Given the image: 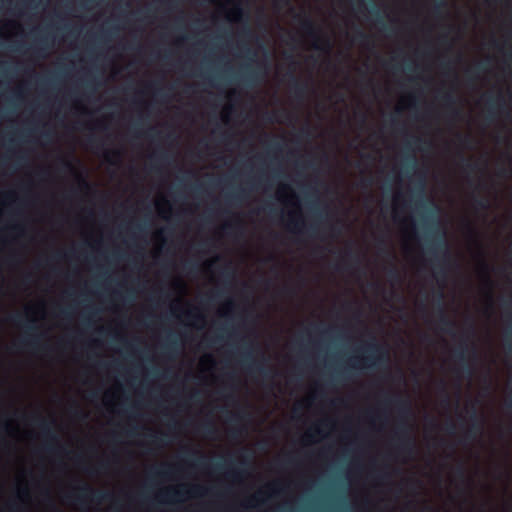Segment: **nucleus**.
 <instances>
[{
  "instance_id": "0e129e2a",
  "label": "nucleus",
  "mask_w": 512,
  "mask_h": 512,
  "mask_svg": "<svg viewBox=\"0 0 512 512\" xmlns=\"http://www.w3.org/2000/svg\"><path fill=\"white\" fill-rule=\"evenodd\" d=\"M86 87H87V88H91V90H92V91H95V90H96V89H95V87H94V86H92L90 82H87V83H86Z\"/></svg>"
},
{
  "instance_id": "6ab92c4d",
  "label": "nucleus",
  "mask_w": 512,
  "mask_h": 512,
  "mask_svg": "<svg viewBox=\"0 0 512 512\" xmlns=\"http://www.w3.org/2000/svg\"><path fill=\"white\" fill-rule=\"evenodd\" d=\"M39 427L41 429V432L43 436L48 439L49 441L55 443L58 442V437L54 430L52 429V423L46 421L45 419L39 420Z\"/></svg>"
},
{
  "instance_id": "423d86ee",
  "label": "nucleus",
  "mask_w": 512,
  "mask_h": 512,
  "mask_svg": "<svg viewBox=\"0 0 512 512\" xmlns=\"http://www.w3.org/2000/svg\"><path fill=\"white\" fill-rule=\"evenodd\" d=\"M9 320L16 325L25 327L26 336L19 341L20 346L29 347L33 350H39L41 348V335L37 333L34 319H27L23 322L22 315L13 314L9 317Z\"/></svg>"
},
{
  "instance_id": "c9c22d12",
  "label": "nucleus",
  "mask_w": 512,
  "mask_h": 512,
  "mask_svg": "<svg viewBox=\"0 0 512 512\" xmlns=\"http://www.w3.org/2000/svg\"><path fill=\"white\" fill-rule=\"evenodd\" d=\"M357 39L362 44H368L370 42V36L360 29H357Z\"/></svg>"
},
{
  "instance_id": "cd10ccee",
  "label": "nucleus",
  "mask_w": 512,
  "mask_h": 512,
  "mask_svg": "<svg viewBox=\"0 0 512 512\" xmlns=\"http://www.w3.org/2000/svg\"><path fill=\"white\" fill-rule=\"evenodd\" d=\"M424 187L425 183L424 180L421 181L419 186V200L415 202L416 206L419 208H425L426 207V201L424 200Z\"/></svg>"
},
{
  "instance_id": "5fc2aeb1",
  "label": "nucleus",
  "mask_w": 512,
  "mask_h": 512,
  "mask_svg": "<svg viewBox=\"0 0 512 512\" xmlns=\"http://www.w3.org/2000/svg\"><path fill=\"white\" fill-rule=\"evenodd\" d=\"M407 161L410 162L413 167L415 166V157H414V155H409L407 157Z\"/></svg>"
},
{
  "instance_id": "9d476101",
  "label": "nucleus",
  "mask_w": 512,
  "mask_h": 512,
  "mask_svg": "<svg viewBox=\"0 0 512 512\" xmlns=\"http://www.w3.org/2000/svg\"><path fill=\"white\" fill-rule=\"evenodd\" d=\"M285 58L290 60L293 67L292 70L288 73L290 79V88L292 90L293 96L298 101H303L309 91V85L306 81H301L295 74V62L292 54H286Z\"/></svg>"
},
{
  "instance_id": "5701e85b",
  "label": "nucleus",
  "mask_w": 512,
  "mask_h": 512,
  "mask_svg": "<svg viewBox=\"0 0 512 512\" xmlns=\"http://www.w3.org/2000/svg\"><path fill=\"white\" fill-rule=\"evenodd\" d=\"M183 462L191 467H196L200 463V458L198 456V452L196 450H188L185 456L183 457Z\"/></svg>"
},
{
  "instance_id": "bf43d9fd",
  "label": "nucleus",
  "mask_w": 512,
  "mask_h": 512,
  "mask_svg": "<svg viewBox=\"0 0 512 512\" xmlns=\"http://www.w3.org/2000/svg\"><path fill=\"white\" fill-rule=\"evenodd\" d=\"M200 189H201V185H200V184H194V185L192 186V190H193L194 192H199V191H200Z\"/></svg>"
},
{
  "instance_id": "a878e982",
  "label": "nucleus",
  "mask_w": 512,
  "mask_h": 512,
  "mask_svg": "<svg viewBox=\"0 0 512 512\" xmlns=\"http://www.w3.org/2000/svg\"><path fill=\"white\" fill-rule=\"evenodd\" d=\"M253 457L251 454H245L241 459V466L243 468V472L247 473L248 470L252 467Z\"/></svg>"
},
{
  "instance_id": "4c0bfd02",
  "label": "nucleus",
  "mask_w": 512,
  "mask_h": 512,
  "mask_svg": "<svg viewBox=\"0 0 512 512\" xmlns=\"http://www.w3.org/2000/svg\"><path fill=\"white\" fill-rule=\"evenodd\" d=\"M370 12L372 15H375L377 17V22L382 25V28L386 29L387 26L384 23L383 17L380 16L379 10L377 8H373Z\"/></svg>"
},
{
  "instance_id": "774afa93",
  "label": "nucleus",
  "mask_w": 512,
  "mask_h": 512,
  "mask_svg": "<svg viewBox=\"0 0 512 512\" xmlns=\"http://www.w3.org/2000/svg\"><path fill=\"white\" fill-rule=\"evenodd\" d=\"M471 353H472V355H473V357H474V358H476V357H477V352H476V349H475V348H472V349H471Z\"/></svg>"
},
{
  "instance_id": "1a4fd4ad",
  "label": "nucleus",
  "mask_w": 512,
  "mask_h": 512,
  "mask_svg": "<svg viewBox=\"0 0 512 512\" xmlns=\"http://www.w3.org/2000/svg\"><path fill=\"white\" fill-rule=\"evenodd\" d=\"M225 269H226V289H227L228 288V281L231 278V260H230V257H229V249H228L227 245H226V266H225ZM230 304H231V300L228 297V295L226 294V347L228 346V337H229L228 316H229ZM227 356H228V350L226 349V357ZM228 378H229V373L226 370V389L228 388ZM228 398H229V395H228V392L226 391V406L228 405ZM228 422H229V411L226 408V425L228 424ZM228 436H229V433H228V429L226 428V440L228 439ZM229 457H230V454H229V451H228V447L226 446V468H228Z\"/></svg>"
},
{
  "instance_id": "603ef678",
  "label": "nucleus",
  "mask_w": 512,
  "mask_h": 512,
  "mask_svg": "<svg viewBox=\"0 0 512 512\" xmlns=\"http://www.w3.org/2000/svg\"><path fill=\"white\" fill-rule=\"evenodd\" d=\"M457 473L458 475L462 478V479H465V470L463 468V466H459L458 469H457Z\"/></svg>"
},
{
  "instance_id": "20e7f679",
  "label": "nucleus",
  "mask_w": 512,
  "mask_h": 512,
  "mask_svg": "<svg viewBox=\"0 0 512 512\" xmlns=\"http://www.w3.org/2000/svg\"><path fill=\"white\" fill-rule=\"evenodd\" d=\"M361 351L364 354L361 357H354L353 361L350 363V368H380L388 363V351L374 339L365 343V345L361 347Z\"/></svg>"
},
{
  "instance_id": "7c9ffc66",
  "label": "nucleus",
  "mask_w": 512,
  "mask_h": 512,
  "mask_svg": "<svg viewBox=\"0 0 512 512\" xmlns=\"http://www.w3.org/2000/svg\"><path fill=\"white\" fill-rule=\"evenodd\" d=\"M457 140H458V142L460 143L461 146H463L465 148L471 147L472 137L470 135L458 134L457 135Z\"/></svg>"
},
{
  "instance_id": "bb28decb",
  "label": "nucleus",
  "mask_w": 512,
  "mask_h": 512,
  "mask_svg": "<svg viewBox=\"0 0 512 512\" xmlns=\"http://www.w3.org/2000/svg\"><path fill=\"white\" fill-rule=\"evenodd\" d=\"M150 438H151V442L155 445H165L168 443V441L166 439L167 434H165V433H162L161 435L151 434Z\"/></svg>"
},
{
  "instance_id": "e2e57ef3",
  "label": "nucleus",
  "mask_w": 512,
  "mask_h": 512,
  "mask_svg": "<svg viewBox=\"0 0 512 512\" xmlns=\"http://www.w3.org/2000/svg\"><path fill=\"white\" fill-rule=\"evenodd\" d=\"M483 69H484V67H483V65L481 63L476 65V70L477 71H483Z\"/></svg>"
},
{
  "instance_id": "680f3d73",
  "label": "nucleus",
  "mask_w": 512,
  "mask_h": 512,
  "mask_svg": "<svg viewBox=\"0 0 512 512\" xmlns=\"http://www.w3.org/2000/svg\"><path fill=\"white\" fill-rule=\"evenodd\" d=\"M80 182L85 188H88L89 184L83 178L80 179Z\"/></svg>"
},
{
  "instance_id": "f3484780",
  "label": "nucleus",
  "mask_w": 512,
  "mask_h": 512,
  "mask_svg": "<svg viewBox=\"0 0 512 512\" xmlns=\"http://www.w3.org/2000/svg\"><path fill=\"white\" fill-rule=\"evenodd\" d=\"M289 228L292 232L296 234H302L304 233V230H306L311 235H314L316 231V226L314 224H311L309 227H306L304 220L296 219L293 213L290 214Z\"/></svg>"
},
{
  "instance_id": "4d7b16f0",
  "label": "nucleus",
  "mask_w": 512,
  "mask_h": 512,
  "mask_svg": "<svg viewBox=\"0 0 512 512\" xmlns=\"http://www.w3.org/2000/svg\"><path fill=\"white\" fill-rule=\"evenodd\" d=\"M22 495H28L27 489H21L18 491V497H21Z\"/></svg>"
},
{
  "instance_id": "412c9836",
  "label": "nucleus",
  "mask_w": 512,
  "mask_h": 512,
  "mask_svg": "<svg viewBox=\"0 0 512 512\" xmlns=\"http://www.w3.org/2000/svg\"><path fill=\"white\" fill-rule=\"evenodd\" d=\"M176 466L171 464H162L160 467H155L151 470V474L154 477L168 478L173 474Z\"/></svg>"
},
{
  "instance_id": "69168bd1",
  "label": "nucleus",
  "mask_w": 512,
  "mask_h": 512,
  "mask_svg": "<svg viewBox=\"0 0 512 512\" xmlns=\"http://www.w3.org/2000/svg\"><path fill=\"white\" fill-rule=\"evenodd\" d=\"M415 142L416 143H426L425 140H423L422 138H419V137L415 139Z\"/></svg>"
},
{
  "instance_id": "13d9d810",
  "label": "nucleus",
  "mask_w": 512,
  "mask_h": 512,
  "mask_svg": "<svg viewBox=\"0 0 512 512\" xmlns=\"http://www.w3.org/2000/svg\"><path fill=\"white\" fill-rule=\"evenodd\" d=\"M276 487H277V484H276V483H273V484H270V485H269V488H270V489H272V491H273L274 493H278V492H279V490H278V489H276Z\"/></svg>"
},
{
  "instance_id": "aec40b11",
  "label": "nucleus",
  "mask_w": 512,
  "mask_h": 512,
  "mask_svg": "<svg viewBox=\"0 0 512 512\" xmlns=\"http://www.w3.org/2000/svg\"><path fill=\"white\" fill-rule=\"evenodd\" d=\"M442 101L444 102L445 106L451 110V114L454 117H458L460 115V110L455 108V105L457 103V98L455 97L454 93L452 92H446L442 95Z\"/></svg>"
},
{
  "instance_id": "393cba45",
  "label": "nucleus",
  "mask_w": 512,
  "mask_h": 512,
  "mask_svg": "<svg viewBox=\"0 0 512 512\" xmlns=\"http://www.w3.org/2000/svg\"><path fill=\"white\" fill-rule=\"evenodd\" d=\"M499 98L495 99L491 96L487 99V118L493 119L495 116L496 102Z\"/></svg>"
},
{
  "instance_id": "3c124183",
  "label": "nucleus",
  "mask_w": 512,
  "mask_h": 512,
  "mask_svg": "<svg viewBox=\"0 0 512 512\" xmlns=\"http://www.w3.org/2000/svg\"><path fill=\"white\" fill-rule=\"evenodd\" d=\"M8 507H9V511H10V512H22V511L19 509V507H18L17 505H15L14 503H10V504L8 505Z\"/></svg>"
},
{
  "instance_id": "052dcab7",
  "label": "nucleus",
  "mask_w": 512,
  "mask_h": 512,
  "mask_svg": "<svg viewBox=\"0 0 512 512\" xmlns=\"http://www.w3.org/2000/svg\"><path fill=\"white\" fill-rule=\"evenodd\" d=\"M225 71H226V84H227L228 83V74H229V66H228V61L227 60H226Z\"/></svg>"
},
{
  "instance_id": "e433bc0d",
  "label": "nucleus",
  "mask_w": 512,
  "mask_h": 512,
  "mask_svg": "<svg viewBox=\"0 0 512 512\" xmlns=\"http://www.w3.org/2000/svg\"><path fill=\"white\" fill-rule=\"evenodd\" d=\"M104 157L106 161H108L109 163H113V158L118 159L120 157V152L118 150L106 151Z\"/></svg>"
},
{
  "instance_id": "864d4df0",
  "label": "nucleus",
  "mask_w": 512,
  "mask_h": 512,
  "mask_svg": "<svg viewBox=\"0 0 512 512\" xmlns=\"http://www.w3.org/2000/svg\"><path fill=\"white\" fill-rule=\"evenodd\" d=\"M2 430L8 432L9 429H10V423L9 422H5L3 423V425L1 426Z\"/></svg>"
},
{
  "instance_id": "c03bdc74",
  "label": "nucleus",
  "mask_w": 512,
  "mask_h": 512,
  "mask_svg": "<svg viewBox=\"0 0 512 512\" xmlns=\"http://www.w3.org/2000/svg\"><path fill=\"white\" fill-rule=\"evenodd\" d=\"M238 416H239V418H240L241 420H246V421H248V420H250V419H251V414H250L247 410H242V411H240V412H239V414H238Z\"/></svg>"
},
{
  "instance_id": "a18cd8bd",
  "label": "nucleus",
  "mask_w": 512,
  "mask_h": 512,
  "mask_svg": "<svg viewBox=\"0 0 512 512\" xmlns=\"http://www.w3.org/2000/svg\"><path fill=\"white\" fill-rule=\"evenodd\" d=\"M88 142L89 144L93 147V146H96V147H102L103 144L101 141H99L98 139H96L95 137H89L88 138Z\"/></svg>"
},
{
  "instance_id": "6e6d98bb",
  "label": "nucleus",
  "mask_w": 512,
  "mask_h": 512,
  "mask_svg": "<svg viewBox=\"0 0 512 512\" xmlns=\"http://www.w3.org/2000/svg\"><path fill=\"white\" fill-rule=\"evenodd\" d=\"M362 183H363L364 186L368 187V186H370L372 184V180L370 178L364 179L362 181Z\"/></svg>"
},
{
  "instance_id": "49530a36",
  "label": "nucleus",
  "mask_w": 512,
  "mask_h": 512,
  "mask_svg": "<svg viewBox=\"0 0 512 512\" xmlns=\"http://www.w3.org/2000/svg\"><path fill=\"white\" fill-rule=\"evenodd\" d=\"M455 429H456V426H455L454 422L449 421V422L446 423V431L449 434H454L455 433Z\"/></svg>"
},
{
  "instance_id": "0eeeda50",
  "label": "nucleus",
  "mask_w": 512,
  "mask_h": 512,
  "mask_svg": "<svg viewBox=\"0 0 512 512\" xmlns=\"http://www.w3.org/2000/svg\"><path fill=\"white\" fill-rule=\"evenodd\" d=\"M426 252L434 256L436 262L446 264L450 260V252L445 241L444 231L436 229L427 239Z\"/></svg>"
},
{
  "instance_id": "de8ad7c7",
  "label": "nucleus",
  "mask_w": 512,
  "mask_h": 512,
  "mask_svg": "<svg viewBox=\"0 0 512 512\" xmlns=\"http://www.w3.org/2000/svg\"><path fill=\"white\" fill-rule=\"evenodd\" d=\"M62 165H63V168L67 171H72L73 170V165L70 161L68 160H63L62 161Z\"/></svg>"
},
{
  "instance_id": "ddd939ff",
  "label": "nucleus",
  "mask_w": 512,
  "mask_h": 512,
  "mask_svg": "<svg viewBox=\"0 0 512 512\" xmlns=\"http://www.w3.org/2000/svg\"><path fill=\"white\" fill-rule=\"evenodd\" d=\"M263 170H259V172L255 175L249 174L244 180L243 186L239 190V197L246 199L250 196L252 191L257 190L262 187L266 182L264 177Z\"/></svg>"
},
{
  "instance_id": "2eb2a0df",
  "label": "nucleus",
  "mask_w": 512,
  "mask_h": 512,
  "mask_svg": "<svg viewBox=\"0 0 512 512\" xmlns=\"http://www.w3.org/2000/svg\"><path fill=\"white\" fill-rule=\"evenodd\" d=\"M483 430V421L473 406L470 414V425L463 435V442L474 441Z\"/></svg>"
},
{
  "instance_id": "2f4dec72",
  "label": "nucleus",
  "mask_w": 512,
  "mask_h": 512,
  "mask_svg": "<svg viewBox=\"0 0 512 512\" xmlns=\"http://www.w3.org/2000/svg\"><path fill=\"white\" fill-rule=\"evenodd\" d=\"M226 126L228 125V113L230 112L231 106L229 104V93L226 91ZM228 142H229V133L228 128L226 127V152L228 151Z\"/></svg>"
},
{
  "instance_id": "f257e3e1",
  "label": "nucleus",
  "mask_w": 512,
  "mask_h": 512,
  "mask_svg": "<svg viewBox=\"0 0 512 512\" xmlns=\"http://www.w3.org/2000/svg\"><path fill=\"white\" fill-rule=\"evenodd\" d=\"M229 0H226V24L235 21L240 24L237 32L239 58L243 61L239 64L236 74L237 83L240 87L253 89L259 86L267 70V65L258 61V50L252 47L255 44L258 49L266 52V48L260 36L251 26V13L248 7L241 4L228 9ZM228 48V30L226 29V49Z\"/></svg>"
},
{
  "instance_id": "39448f33",
  "label": "nucleus",
  "mask_w": 512,
  "mask_h": 512,
  "mask_svg": "<svg viewBox=\"0 0 512 512\" xmlns=\"http://www.w3.org/2000/svg\"><path fill=\"white\" fill-rule=\"evenodd\" d=\"M295 19L299 21L301 30L310 38L313 39V48L329 53L332 49L331 40L320 34L319 27L306 13L296 14Z\"/></svg>"
},
{
  "instance_id": "c85d7f7f",
  "label": "nucleus",
  "mask_w": 512,
  "mask_h": 512,
  "mask_svg": "<svg viewBox=\"0 0 512 512\" xmlns=\"http://www.w3.org/2000/svg\"><path fill=\"white\" fill-rule=\"evenodd\" d=\"M473 202L475 206L481 210H486L489 208V201L486 198L475 196L473 198Z\"/></svg>"
},
{
  "instance_id": "a19ab883",
  "label": "nucleus",
  "mask_w": 512,
  "mask_h": 512,
  "mask_svg": "<svg viewBox=\"0 0 512 512\" xmlns=\"http://www.w3.org/2000/svg\"><path fill=\"white\" fill-rule=\"evenodd\" d=\"M434 276L436 279L445 280L446 278V270L443 267H440L439 269H435Z\"/></svg>"
},
{
  "instance_id": "f704fd0d",
  "label": "nucleus",
  "mask_w": 512,
  "mask_h": 512,
  "mask_svg": "<svg viewBox=\"0 0 512 512\" xmlns=\"http://www.w3.org/2000/svg\"><path fill=\"white\" fill-rule=\"evenodd\" d=\"M504 340L508 352H512V329H507L504 333Z\"/></svg>"
},
{
  "instance_id": "09e8293b",
  "label": "nucleus",
  "mask_w": 512,
  "mask_h": 512,
  "mask_svg": "<svg viewBox=\"0 0 512 512\" xmlns=\"http://www.w3.org/2000/svg\"><path fill=\"white\" fill-rule=\"evenodd\" d=\"M440 385H441V389H442L444 392H446V385H445V382H444V381H441V382H440ZM444 402H445L446 404H448V403H449V396L447 395V393H445V399H444Z\"/></svg>"
},
{
  "instance_id": "8fccbe9b",
  "label": "nucleus",
  "mask_w": 512,
  "mask_h": 512,
  "mask_svg": "<svg viewBox=\"0 0 512 512\" xmlns=\"http://www.w3.org/2000/svg\"><path fill=\"white\" fill-rule=\"evenodd\" d=\"M228 202V193L226 192V203ZM225 225H226V237L228 236V228L230 226L229 224V221H228V210L226 209V222H225Z\"/></svg>"
},
{
  "instance_id": "f8f14e48",
  "label": "nucleus",
  "mask_w": 512,
  "mask_h": 512,
  "mask_svg": "<svg viewBox=\"0 0 512 512\" xmlns=\"http://www.w3.org/2000/svg\"><path fill=\"white\" fill-rule=\"evenodd\" d=\"M443 301L444 293L443 290L440 289L437 292L438 325L442 331L452 333L456 327V323L447 315Z\"/></svg>"
},
{
  "instance_id": "6e6552de",
  "label": "nucleus",
  "mask_w": 512,
  "mask_h": 512,
  "mask_svg": "<svg viewBox=\"0 0 512 512\" xmlns=\"http://www.w3.org/2000/svg\"><path fill=\"white\" fill-rule=\"evenodd\" d=\"M201 491L202 488L199 485H181L177 489L173 488L161 492L159 501L162 503L181 502L185 497H196L200 495Z\"/></svg>"
},
{
  "instance_id": "dca6fc26",
  "label": "nucleus",
  "mask_w": 512,
  "mask_h": 512,
  "mask_svg": "<svg viewBox=\"0 0 512 512\" xmlns=\"http://www.w3.org/2000/svg\"><path fill=\"white\" fill-rule=\"evenodd\" d=\"M468 352L469 348L467 344H461L455 351L454 356L460 363V368L463 373H465L468 377L473 374V367L468 362Z\"/></svg>"
},
{
  "instance_id": "4468645a",
  "label": "nucleus",
  "mask_w": 512,
  "mask_h": 512,
  "mask_svg": "<svg viewBox=\"0 0 512 512\" xmlns=\"http://www.w3.org/2000/svg\"><path fill=\"white\" fill-rule=\"evenodd\" d=\"M483 430V421L473 406L470 414V425L463 435V442L474 441Z\"/></svg>"
},
{
  "instance_id": "37998d69",
  "label": "nucleus",
  "mask_w": 512,
  "mask_h": 512,
  "mask_svg": "<svg viewBox=\"0 0 512 512\" xmlns=\"http://www.w3.org/2000/svg\"><path fill=\"white\" fill-rule=\"evenodd\" d=\"M282 148L283 145L278 141H274L269 144V149L273 152H280Z\"/></svg>"
},
{
  "instance_id": "7ed1b4c3",
  "label": "nucleus",
  "mask_w": 512,
  "mask_h": 512,
  "mask_svg": "<svg viewBox=\"0 0 512 512\" xmlns=\"http://www.w3.org/2000/svg\"><path fill=\"white\" fill-rule=\"evenodd\" d=\"M384 404L394 405L398 411V421L394 431V439L396 441L395 448L399 454H411L415 447L414 438L411 436V429L408 420L412 415L411 405L408 400L402 397L387 396Z\"/></svg>"
},
{
  "instance_id": "9b49d317",
  "label": "nucleus",
  "mask_w": 512,
  "mask_h": 512,
  "mask_svg": "<svg viewBox=\"0 0 512 512\" xmlns=\"http://www.w3.org/2000/svg\"><path fill=\"white\" fill-rule=\"evenodd\" d=\"M109 497H110L109 493L95 490L87 484H84V485L78 487L77 493L67 495V499H74L75 501L81 502V503L86 501L88 498H90L91 500H93L97 503H100Z\"/></svg>"
},
{
  "instance_id": "338daca9",
  "label": "nucleus",
  "mask_w": 512,
  "mask_h": 512,
  "mask_svg": "<svg viewBox=\"0 0 512 512\" xmlns=\"http://www.w3.org/2000/svg\"><path fill=\"white\" fill-rule=\"evenodd\" d=\"M45 448H46V450H47V451H53V446H52V445H50V444H47V445L45 446Z\"/></svg>"
},
{
  "instance_id": "72a5a7b5",
  "label": "nucleus",
  "mask_w": 512,
  "mask_h": 512,
  "mask_svg": "<svg viewBox=\"0 0 512 512\" xmlns=\"http://www.w3.org/2000/svg\"><path fill=\"white\" fill-rule=\"evenodd\" d=\"M184 316L188 319V320H196V319H200V315L199 313L197 312L196 308H191V309H187L184 311Z\"/></svg>"
},
{
  "instance_id": "b1692460",
  "label": "nucleus",
  "mask_w": 512,
  "mask_h": 512,
  "mask_svg": "<svg viewBox=\"0 0 512 512\" xmlns=\"http://www.w3.org/2000/svg\"><path fill=\"white\" fill-rule=\"evenodd\" d=\"M47 48L48 45L46 42V38H41L39 44L34 46L32 48V51L33 54L36 55L38 58H44L46 56Z\"/></svg>"
},
{
  "instance_id": "c756f323",
  "label": "nucleus",
  "mask_w": 512,
  "mask_h": 512,
  "mask_svg": "<svg viewBox=\"0 0 512 512\" xmlns=\"http://www.w3.org/2000/svg\"><path fill=\"white\" fill-rule=\"evenodd\" d=\"M152 158L162 163L170 162V155L166 151H159L152 155Z\"/></svg>"
},
{
  "instance_id": "a211bd4d",
  "label": "nucleus",
  "mask_w": 512,
  "mask_h": 512,
  "mask_svg": "<svg viewBox=\"0 0 512 512\" xmlns=\"http://www.w3.org/2000/svg\"><path fill=\"white\" fill-rule=\"evenodd\" d=\"M163 354L168 359H175L178 355V344L177 339L174 334L170 333L167 339V342L163 344Z\"/></svg>"
},
{
  "instance_id": "4be33fe9",
  "label": "nucleus",
  "mask_w": 512,
  "mask_h": 512,
  "mask_svg": "<svg viewBox=\"0 0 512 512\" xmlns=\"http://www.w3.org/2000/svg\"><path fill=\"white\" fill-rule=\"evenodd\" d=\"M263 494V491H258L257 493L248 496L242 503L243 507L252 509L264 503V499L262 497Z\"/></svg>"
},
{
  "instance_id": "58836bf2",
  "label": "nucleus",
  "mask_w": 512,
  "mask_h": 512,
  "mask_svg": "<svg viewBox=\"0 0 512 512\" xmlns=\"http://www.w3.org/2000/svg\"><path fill=\"white\" fill-rule=\"evenodd\" d=\"M314 434L322 435V430L319 426H315L310 432L306 434V439L312 440L314 437Z\"/></svg>"
},
{
  "instance_id": "79ce46f5",
  "label": "nucleus",
  "mask_w": 512,
  "mask_h": 512,
  "mask_svg": "<svg viewBox=\"0 0 512 512\" xmlns=\"http://www.w3.org/2000/svg\"><path fill=\"white\" fill-rule=\"evenodd\" d=\"M147 87L153 90V94L155 96H162V88H159L156 82L150 83L149 85H147Z\"/></svg>"
},
{
  "instance_id": "473e14b6",
  "label": "nucleus",
  "mask_w": 512,
  "mask_h": 512,
  "mask_svg": "<svg viewBox=\"0 0 512 512\" xmlns=\"http://www.w3.org/2000/svg\"><path fill=\"white\" fill-rule=\"evenodd\" d=\"M387 274H388L389 278L394 280V281L400 280V273H399L397 267L394 264H392L389 267V269L387 271Z\"/></svg>"
},
{
  "instance_id": "ea45409f",
  "label": "nucleus",
  "mask_w": 512,
  "mask_h": 512,
  "mask_svg": "<svg viewBox=\"0 0 512 512\" xmlns=\"http://www.w3.org/2000/svg\"><path fill=\"white\" fill-rule=\"evenodd\" d=\"M461 161L464 164V166L471 171H474L477 168V165L475 163H472L470 160L464 158L463 155H461Z\"/></svg>"
},
{
  "instance_id": "f03ea898",
  "label": "nucleus",
  "mask_w": 512,
  "mask_h": 512,
  "mask_svg": "<svg viewBox=\"0 0 512 512\" xmlns=\"http://www.w3.org/2000/svg\"><path fill=\"white\" fill-rule=\"evenodd\" d=\"M258 323L256 304L250 296H247L239 314V328L243 332L238 350L239 364L241 369L250 376L270 377L271 371L267 368V359L258 342Z\"/></svg>"
}]
</instances>
